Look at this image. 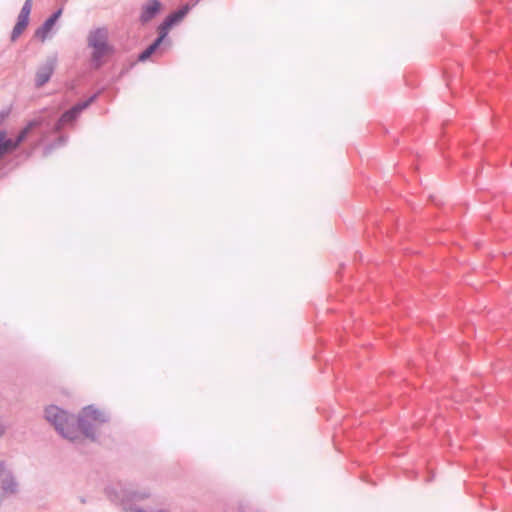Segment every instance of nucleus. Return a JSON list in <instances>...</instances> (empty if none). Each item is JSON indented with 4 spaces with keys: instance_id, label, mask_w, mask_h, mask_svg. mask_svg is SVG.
<instances>
[{
    "instance_id": "1",
    "label": "nucleus",
    "mask_w": 512,
    "mask_h": 512,
    "mask_svg": "<svg viewBox=\"0 0 512 512\" xmlns=\"http://www.w3.org/2000/svg\"><path fill=\"white\" fill-rule=\"evenodd\" d=\"M44 417L63 438L72 442L80 438L79 433L90 441L97 442L98 435L92 422L102 425L110 420L108 413L93 404L84 406L77 416L56 405H49L45 408Z\"/></svg>"
},
{
    "instance_id": "2",
    "label": "nucleus",
    "mask_w": 512,
    "mask_h": 512,
    "mask_svg": "<svg viewBox=\"0 0 512 512\" xmlns=\"http://www.w3.org/2000/svg\"><path fill=\"white\" fill-rule=\"evenodd\" d=\"M105 494L111 502L120 504L126 512H162V510L143 509L137 505L138 502L150 497L151 493L147 490L136 491L122 485H119V488L109 485L105 487Z\"/></svg>"
},
{
    "instance_id": "3",
    "label": "nucleus",
    "mask_w": 512,
    "mask_h": 512,
    "mask_svg": "<svg viewBox=\"0 0 512 512\" xmlns=\"http://www.w3.org/2000/svg\"><path fill=\"white\" fill-rule=\"evenodd\" d=\"M88 45L93 48L92 63L95 68L102 65V58L107 54L109 46L107 44V32L104 29H97L90 32L88 36Z\"/></svg>"
},
{
    "instance_id": "4",
    "label": "nucleus",
    "mask_w": 512,
    "mask_h": 512,
    "mask_svg": "<svg viewBox=\"0 0 512 512\" xmlns=\"http://www.w3.org/2000/svg\"><path fill=\"white\" fill-rule=\"evenodd\" d=\"M18 482L6 462L0 460V505L2 504L3 497L17 493Z\"/></svg>"
},
{
    "instance_id": "5",
    "label": "nucleus",
    "mask_w": 512,
    "mask_h": 512,
    "mask_svg": "<svg viewBox=\"0 0 512 512\" xmlns=\"http://www.w3.org/2000/svg\"><path fill=\"white\" fill-rule=\"evenodd\" d=\"M34 122H30L24 129H22L15 139L7 138L5 131H0V159L17 149V147L27 138L29 132L32 130Z\"/></svg>"
},
{
    "instance_id": "6",
    "label": "nucleus",
    "mask_w": 512,
    "mask_h": 512,
    "mask_svg": "<svg viewBox=\"0 0 512 512\" xmlns=\"http://www.w3.org/2000/svg\"><path fill=\"white\" fill-rule=\"evenodd\" d=\"M100 92L90 96L87 100L82 101L74 105L72 108L62 114L60 119L55 124V130L60 131L64 124L72 123L80 115V113L88 108L98 98Z\"/></svg>"
},
{
    "instance_id": "7",
    "label": "nucleus",
    "mask_w": 512,
    "mask_h": 512,
    "mask_svg": "<svg viewBox=\"0 0 512 512\" xmlns=\"http://www.w3.org/2000/svg\"><path fill=\"white\" fill-rule=\"evenodd\" d=\"M33 0H26L21 8V11L17 17V22L11 33V41H16L20 35L24 32L29 24V16L32 9Z\"/></svg>"
},
{
    "instance_id": "8",
    "label": "nucleus",
    "mask_w": 512,
    "mask_h": 512,
    "mask_svg": "<svg viewBox=\"0 0 512 512\" xmlns=\"http://www.w3.org/2000/svg\"><path fill=\"white\" fill-rule=\"evenodd\" d=\"M57 64L56 56H49L45 62L40 65L35 75V86L40 88L44 86L51 78Z\"/></svg>"
},
{
    "instance_id": "9",
    "label": "nucleus",
    "mask_w": 512,
    "mask_h": 512,
    "mask_svg": "<svg viewBox=\"0 0 512 512\" xmlns=\"http://www.w3.org/2000/svg\"><path fill=\"white\" fill-rule=\"evenodd\" d=\"M162 4L159 0H148L141 8L139 21L142 25L149 23L161 11Z\"/></svg>"
},
{
    "instance_id": "10",
    "label": "nucleus",
    "mask_w": 512,
    "mask_h": 512,
    "mask_svg": "<svg viewBox=\"0 0 512 512\" xmlns=\"http://www.w3.org/2000/svg\"><path fill=\"white\" fill-rule=\"evenodd\" d=\"M189 11H190V6H182L178 10L173 11L172 13H170L164 20L171 27H173L174 25H176L179 22H181L184 19V17L189 13Z\"/></svg>"
},
{
    "instance_id": "11",
    "label": "nucleus",
    "mask_w": 512,
    "mask_h": 512,
    "mask_svg": "<svg viewBox=\"0 0 512 512\" xmlns=\"http://www.w3.org/2000/svg\"><path fill=\"white\" fill-rule=\"evenodd\" d=\"M160 45L158 41L154 40L139 54L138 60L141 62L148 60L159 49Z\"/></svg>"
},
{
    "instance_id": "12",
    "label": "nucleus",
    "mask_w": 512,
    "mask_h": 512,
    "mask_svg": "<svg viewBox=\"0 0 512 512\" xmlns=\"http://www.w3.org/2000/svg\"><path fill=\"white\" fill-rule=\"evenodd\" d=\"M62 8H59L58 10H56L54 13H52L45 21L44 23L42 24L43 26V29L44 30H49L51 31L54 27V25L56 24V22L58 21V19L61 17L62 15Z\"/></svg>"
},
{
    "instance_id": "13",
    "label": "nucleus",
    "mask_w": 512,
    "mask_h": 512,
    "mask_svg": "<svg viewBox=\"0 0 512 512\" xmlns=\"http://www.w3.org/2000/svg\"><path fill=\"white\" fill-rule=\"evenodd\" d=\"M171 28L172 27L165 20H163V22L157 28L158 36L155 40L162 44Z\"/></svg>"
},
{
    "instance_id": "14",
    "label": "nucleus",
    "mask_w": 512,
    "mask_h": 512,
    "mask_svg": "<svg viewBox=\"0 0 512 512\" xmlns=\"http://www.w3.org/2000/svg\"><path fill=\"white\" fill-rule=\"evenodd\" d=\"M50 31L49 30H44L43 29V26L41 25L36 31H35V36L37 38H40L42 41L46 39L48 33Z\"/></svg>"
},
{
    "instance_id": "15",
    "label": "nucleus",
    "mask_w": 512,
    "mask_h": 512,
    "mask_svg": "<svg viewBox=\"0 0 512 512\" xmlns=\"http://www.w3.org/2000/svg\"><path fill=\"white\" fill-rule=\"evenodd\" d=\"M201 0H189L184 6H190V10L195 7Z\"/></svg>"
},
{
    "instance_id": "16",
    "label": "nucleus",
    "mask_w": 512,
    "mask_h": 512,
    "mask_svg": "<svg viewBox=\"0 0 512 512\" xmlns=\"http://www.w3.org/2000/svg\"><path fill=\"white\" fill-rule=\"evenodd\" d=\"M8 112L7 111H1L0 112V125L4 122V120L7 118Z\"/></svg>"
},
{
    "instance_id": "17",
    "label": "nucleus",
    "mask_w": 512,
    "mask_h": 512,
    "mask_svg": "<svg viewBox=\"0 0 512 512\" xmlns=\"http://www.w3.org/2000/svg\"><path fill=\"white\" fill-rule=\"evenodd\" d=\"M5 433V427L0 423V437Z\"/></svg>"
},
{
    "instance_id": "18",
    "label": "nucleus",
    "mask_w": 512,
    "mask_h": 512,
    "mask_svg": "<svg viewBox=\"0 0 512 512\" xmlns=\"http://www.w3.org/2000/svg\"><path fill=\"white\" fill-rule=\"evenodd\" d=\"M64 141H65V140H64V138H63V137H59V144L64 143Z\"/></svg>"
},
{
    "instance_id": "19",
    "label": "nucleus",
    "mask_w": 512,
    "mask_h": 512,
    "mask_svg": "<svg viewBox=\"0 0 512 512\" xmlns=\"http://www.w3.org/2000/svg\"><path fill=\"white\" fill-rule=\"evenodd\" d=\"M429 198H430L431 202H433V203L435 202V197L433 195H430Z\"/></svg>"
}]
</instances>
